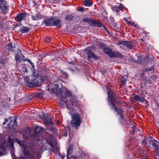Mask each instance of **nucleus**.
Listing matches in <instances>:
<instances>
[{
    "mask_svg": "<svg viewBox=\"0 0 159 159\" xmlns=\"http://www.w3.org/2000/svg\"><path fill=\"white\" fill-rule=\"evenodd\" d=\"M132 126L131 127L133 128V132H134L135 131V128L136 127V126L132 124Z\"/></svg>",
    "mask_w": 159,
    "mask_h": 159,
    "instance_id": "nucleus-51",
    "label": "nucleus"
},
{
    "mask_svg": "<svg viewBox=\"0 0 159 159\" xmlns=\"http://www.w3.org/2000/svg\"><path fill=\"white\" fill-rule=\"evenodd\" d=\"M43 18L42 16L38 13L35 15H31V19L33 20H38Z\"/></svg>",
    "mask_w": 159,
    "mask_h": 159,
    "instance_id": "nucleus-18",
    "label": "nucleus"
},
{
    "mask_svg": "<svg viewBox=\"0 0 159 159\" xmlns=\"http://www.w3.org/2000/svg\"><path fill=\"white\" fill-rule=\"evenodd\" d=\"M110 21V24L111 25L113 24H114L115 22V21L114 20V18L113 17H111L109 19Z\"/></svg>",
    "mask_w": 159,
    "mask_h": 159,
    "instance_id": "nucleus-46",
    "label": "nucleus"
},
{
    "mask_svg": "<svg viewBox=\"0 0 159 159\" xmlns=\"http://www.w3.org/2000/svg\"><path fill=\"white\" fill-rule=\"evenodd\" d=\"M16 142L19 145V144H20L21 142L22 141H20V140L18 139H16Z\"/></svg>",
    "mask_w": 159,
    "mask_h": 159,
    "instance_id": "nucleus-57",
    "label": "nucleus"
},
{
    "mask_svg": "<svg viewBox=\"0 0 159 159\" xmlns=\"http://www.w3.org/2000/svg\"><path fill=\"white\" fill-rule=\"evenodd\" d=\"M20 31L21 34L26 33L30 30L29 28L26 26H22L20 29Z\"/></svg>",
    "mask_w": 159,
    "mask_h": 159,
    "instance_id": "nucleus-23",
    "label": "nucleus"
},
{
    "mask_svg": "<svg viewBox=\"0 0 159 159\" xmlns=\"http://www.w3.org/2000/svg\"><path fill=\"white\" fill-rule=\"evenodd\" d=\"M43 130V129L41 127H39L38 126L36 125L34 129L33 134L34 137H36L38 134L40 133V131Z\"/></svg>",
    "mask_w": 159,
    "mask_h": 159,
    "instance_id": "nucleus-17",
    "label": "nucleus"
},
{
    "mask_svg": "<svg viewBox=\"0 0 159 159\" xmlns=\"http://www.w3.org/2000/svg\"><path fill=\"white\" fill-rule=\"evenodd\" d=\"M8 141L9 143L11 145V146H13L14 145V142L13 139L10 137H9L8 139Z\"/></svg>",
    "mask_w": 159,
    "mask_h": 159,
    "instance_id": "nucleus-41",
    "label": "nucleus"
},
{
    "mask_svg": "<svg viewBox=\"0 0 159 159\" xmlns=\"http://www.w3.org/2000/svg\"><path fill=\"white\" fill-rule=\"evenodd\" d=\"M83 5L85 6L90 7L93 4V2L91 0H84L83 2Z\"/></svg>",
    "mask_w": 159,
    "mask_h": 159,
    "instance_id": "nucleus-25",
    "label": "nucleus"
},
{
    "mask_svg": "<svg viewBox=\"0 0 159 159\" xmlns=\"http://www.w3.org/2000/svg\"><path fill=\"white\" fill-rule=\"evenodd\" d=\"M132 22L131 21L128 20L127 22V24H130L131 25Z\"/></svg>",
    "mask_w": 159,
    "mask_h": 159,
    "instance_id": "nucleus-62",
    "label": "nucleus"
},
{
    "mask_svg": "<svg viewBox=\"0 0 159 159\" xmlns=\"http://www.w3.org/2000/svg\"><path fill=\"white\" fill-rule=\"evenodd\" d=\"M63 135L65 136H67L68 135V131L66 130H65L64 132Z\"/></svg>",
    "mask_w": 159,
    "mask_h": 159,
    "instance_id": "nucleus-53",
    "label": "nucleus"
},
{
    "mask_svg": "<svg viewBox=\"0 0 159 159\" xmlns=\"http://www.w3.org/2000/svg\"><path fill=\"white\" fill-rule=\"evenodd\" d=\"M7 147L3 143L0 144V156L5 155L7 153Z\"/></svg>",
    "mask_w": 159,
    "mask_h": 159,
    "instance_id": "nucleus-14",
    "label": "nucleus"
},
{
    "mask_svg": "<svg viewBox=\"0 0 159 159\" xmlns=\"http://www.w3.org/2000/svg\"><path fill=\"white\" fill-rule=\"evenodd\" d=\"M19 145L22 148L23 153L25 156L30 159H34L35 150L30 146H27L24 142L22 141Z\"/></svg>",
    "mask_w": 159,
    "mask_h": 159,
    "instance_id": "nucleus-2",
    "label": "nucleus"
},
{
    "mask_svg": "<svg viewBox=\"0 0 159 159\" xmlns=\"http://www.w3.org/2000/svg\"><path fill=\"white\" fill-rule=\"evenodd\" d=\"M84 51L87 55V59L89 61L91 58H93L95 61L100 59V57L95 54L91 47H88L85 49Z\"/></svg>",
    "mask_w": 159,
    "mask_h": 159,
    "instance_id": "nucleus-7",
    "label": "nucleus"
},
{
    "mask_svg": "<svg viewBox=\"0 0 159 159\" xmlns=\"http://www.w3.org/2000/svg\"><path fill=\"white\" fill-rule=\"evenodd\" d=\"M112 25L115 29L118 30L120 27V22L119 21L116 23L115 22Z\"/></svg>",
    "mask_w": 159,
    "mask_h": 159,
    "instance_id": "nucleus-34",
    "label": "nucleus"
},
{
    "mask_svg": "<svg viewBox=\"0 0 159 159\" xmlns=\"http://www.w3.org/2000/svg\"><path fill=\"white\" fill-rule=\"evenodd\" d=\"M43 121L44 123L48 125L50 120H51V118L50 116H44L43 117Z\"/></svg>",
    "mask_w": 159,
    "mask_h": 159,
    "instance_id": "nucleus-27",
    "label": "nucleus"
},
{
    "mask_svg": "<svg viewBox=\"0 0 159 159\" xmlns=\"http://www.w3.org/2000/svg\"><path fill=\"white\" fill-rule=\"evenodd\" d=\"M7 46L8 47V49L9 50V51L13 52L14 51V49L15 47H13L12 45V43H9L7 45Z\"/></svg>",
    "mask_w": 159,
    "mask_h": 159,
    "instance_id": "nucleus-31",
    "label": "nucleus"
},
{
    "mask_svg": "<svg viewBox=\"0 0 159 159\" xmlns=\"http://www.w3.org/2000/svg\"><path fill=\"white\" fill-rule=\"evenodd\" d=\"M111 10L114 11V12H116L117 14L119 15L118 13L119 12V11L118 10V9L117 8V6L116 7H112L111 8Z\"/></svg>",
    "mask_w": 159,
    "mask_h": 159,
    "instance_id": "nucleus-39",
    "label": "nucleus"
},
{
    "mask_svg": "<svg viewBox=\"0 0 159 159\" xmlns=\"http://www.w3.org/2000/svg\"><path fill=\"white\" fill-rule=\"evenodd\" d=\"M106 70H105L104 68H102V69H101L100 71L101 73V74L103 75H104L105 74L106 72Z\"/></svg>",
    "mask_w": 159,
    "mask_h": 159,
    "instance_id": "nucleus-44",
    "label": "nucleus"
},
{
    "mask_svg": "<svg viewBox=\"0 0 159 159\" xmlns=\"http://www.w3.org/2000/svg\"><path fill=\"white\" fill-rule=\"evenodd\" d=\"M108 101L109 102L108 104L111 110H116L118 108L120 107H117L116 105L114 102L116 100V94L111 90H109L108 92Z\"/></svg>",
    "mask_w": 159,
    "mask_h": 159,
    "instance_id": "nucleus-3",
    "label": "nucleus"
},
{
    "mask_svg": "<svg viewBox=\"0 0 159 159\" xmlns=\"http://www.w3.org/2000/svg\"><path fill=\"white\" fill-rule=\"evenodd\" d=\"M53 136L52 134H50L48 136V139H46V141L48 144L51 146L53 148H54V144L55 143L53 142Z\"/></svg>",
    "mask_w": 159,
    "mask_h": 159,
    "instance_id": "nucleus-13",
    "label": "nucleus"
},
{
    "mask_svg": "<svg viewBox=\"0 0 159 159\" xmlns=\"http://www.w3.org/2000/svg\"><path fill=\"white\" fill-rule=\"evenodd\" d=\"M92 24L96 26L101 27L102 24L99 21H97L96 20H93L92 22Z\"/></svg>",
    "mask_w": 159,
    "mask_h": 159,
    "instance_id": "nucleus-32",
    "label": "nucleus"
},
{
    "mask_svg": "<svg viewBox=\"0 0 159 159\" xmlns=\"http://www.w3.org/2000/svg\"><path fill=\"white\" fill-rule=\"evenodd\" d=\"M8 4L5 0H0V9L2 14L6 15L8 13Z\"/></svg>",
    "mask_w": 159,
    "mask_h": 159,
    "instance_id": "nucleus-9",
    "label": "nucleus"
},
{
    "mask_svg": "<svg viewBox=\"0 0 159 159\" xmlns=\"http://www.w3.org/2000/svg\"><path fill=\"white\" fill-rule=\"evenodd\" d=\"M126 77V75H124V76H122L120 78V80L121 82V85L122 86H124L127 81Z\"/></svg>",
    "mask_w": 159,
    "mask_h": 159,
    "instance_id": "nucleus-29",
    "label": "nucleus"
},
{
    "mask_svg": "<svg viewBox=\"0 0 159 159\" xmlns=\"http://www.w3.org/2000/svg\"><path fill=\"white\" fill-rule=\"evenodd\" d=\"M25 56L24 55L22 56V58H21L20 56H19L18 54L16 53L15 55V59L16 61V64H18V62L21 63L23 61V58L25 57Z\"/></svg>",
    "mask_w": 159,
    "mask_h": 159,
    "instance_id": "nucleus-24",
    "label": "nucleus"
},
{
    "mask_svg": "<svg viewBox=\"0 0 159 159\" xmlns=\"http://www.w3.org/2000/svg\"><path fill=\"white\" fill-rule=\"evenodd\" d=\"M84 7H81L79 8L78 9V11H81V12H84Z\"/></svg>",
    "mask_w": 159,
    "mask_h": 159,
    "instance_id": "nucleus-48",
    "label": "nucleus"
},
{
    "mask_svg": "<svg viewBox=\"0 0 159 159\" xmlns=\"http://www.w3.org/2000/svg\"><path fill=\"white\" fill-rule=\"evenodd\" d=\"M118 43L120 44H122L124 45H125L126 47L129 49H131L134 48V46L132 43L123 40L119 41Z\"/></svg>",
    "mask_w": 159,
    "mask_h": 159,
    "instance_id": "nucleus-12",
    "label": "nucleus"
},
{
    "mask_svg": "<svg viewBox=\"0 0 159 159\" xmlns=\"http://www.w3.org/2000/svg\"><path fill=\"white\" fill-rule=\"evenodd\" d=\"M123 20H124V21H125L126 23L128 21L127 20V19L126 18H124Z\"/></svg>",
    "mask_w": 159,
    "mask_h": 159,
    "instance_id": "nucleus-61",
    "label": "nucleus"
},
{
    "mask_svg": "<svg viewBox=\"0 0 159 159\" xmlns=\"http://www.w3.org/2000/svg\"><path fill=\"white\" fill-rule=\"evenodd\" d=\"M131 25L132 26H134L135 27H136L137 26V25H136L133 22H132Z\"/></svg>",
    "mask_w": 159,
    "mask_h": 159,
    "instance_id": "nucleus-55",
    "label": "nucleus"
},
{
    "mask_svg": "<svg viewBox=\"0 0 159 159\" xmlns=\"http://www.w3.org/2000/svg\"><path fill=\"white\" fill-rule=\"evenodd\" d=\"M41 82H39L37 80L34 78H32L30 80V78H27L26 81V82L28 86L30 87H33L35 86H39L40 84V83Z\"/></svg>",
    "mask_w": 159,
    "mask_h": 159,
    "instance_id": "nucleus-8",
    "label": "nucleus"
},
{
    "mask_svg": "<svg viewBox=\"0 0 159 159\" xmlns=\"http://www.w3.org/2000/svg\"><path fill=\"white\" fill-rule=\"evenodd\" d=\"M145 75V73L143 72L140 74V76L141 77H143Z\"/></svg>",
    "mask_w": 159,
    "mask_h": 159,
    "instance_id": "nucleus-58",
    "label": "nucleus"
},
{
    "mask_svg": "<svg viewBox=\"0 0 159 159\" xmlns=\"http://www.w3.org/2000/svg\"><path fill=\"white\" fill-rule=\"evenodd\" d=\"M74 16L72 14H68L65 16L64 20L66 21H71L74 20Z\"/></svg>",
    "mask_w": 159,
    "mask_h": 159,
    "instance_id": "nucleus-19",
    "label": "nucleus"
},
{
    "mask_svg": "<svg viewBox=\"0 0 159 159\" xmlns=\"http://www.w3.org/2000/svg\"><path fill=\"white\" fill-rule=\"evenodd\" d=\"M158 143H159V142L157 140H155L152 143H150V144H151L153 146L155 147L156 148L159 149V146Z\"/></svg>",
    "mask_w": 159,
    "mask_h": 159,
    "instance_id": "nucleus-30",
    "label": "nucleus"
},
{
    "mask_svg": "<svg viewBox=\"0 0 159 159\" xmlns=\"http://www.w3.org/2000/svg\"><path fill=\"white\" fill-rule=\"evenodd\" d=\"M143 143H144L145 144H147V143L146 142L145 140H144L143 141Z\"/></svg>",
    "mask_w": 159,
    "mask_h": 159,
    "instance_id": "nucleus-64",
    "label": "nucleus"
},
{
    "mask_svg": "<svg viewBox=\"0 0 159 159\" xmlns=\"http://www.w3.org/2000/svg\"><path fill=\"white\" fill-rule=\"evenodd\" d=\"M53 123L51 121V120H50V122L49 123V125H53Z\"/></svg>",
    "mask_w": 159,
    "mask_h": 159,
    "instance_id": "nucleus-60",
    "label": "nucleus"
},
{
    "mask_svg": "<svg viewBox=\"0 0 159 159\" xmlns=\"http://www.w3.org/2000/svg\"><path fill=\"white\" fill-rule=\"evenodd\" d=\"M17 118L16 117L14 118V122L13 123V124H11V123H9L8 125L10 128H14V127H16L17 125Z\"/></svg>",
    "mask_w": 159,
    "mask_h": 159,
    "instance_id": "nucleus-26",
    "label": "nucleus"
},
{
    "mask_svg": "<svg viewBox=\"0 0 159 159\" xmlns=\"http://www.w3.org/2000/svg\"><path fill=\"white\" fill-rule=\"evenodd\" d=\"M43 93L42 92H38L35 94V96L39 98H42L43 96Z\"/></svg>",
    "mask_w": 159,
    "mask_h": 159,
    "instance_id": "nucleus-37",
    "label": "nucleus"
},
{
    "mask_svg": "<svg viewBox=\"0 0 159 159\" xmlns=\"http://www.w3.org/2000/svg\"><path fill=\"white\" fill-rule=\"evenodd\" d=\"M72 120L71 121V126L78 129L80 125L81 120L80 116L78 112H76L71 115Z\"/></svg>",
    "mask_w": 159,
    "mask_h": 159,
    "instance_id": "nucleus-5",
    "label": "nucleus"
},
{
    "mask_svg": "<svg viewBox=\"0 0 159 159\" xmlns=\"http://www.w3.org/2000/svg\"><path fill=\"white\" fill-rule=\"evenodd\" d=\"M51 40V38L50 37L48 36H47L45 40V42L47 43H49Z\"/></svg>",
    "mask_w": 159,
    "mask_h": 159,
    "instance_id": "nucleus-43",
    "label": "nucleus"
},
{
    "mask_svg": "<svg viewBox=\"0 0 159 159\" xmlns=\"http://www.w3.org/2000/svg\"><path fill=\"white\" fill-rule=\"evenodd\" d=\"M103 51L110 57L112 52V49L107 46L104 48V49H103Z\"/></svg>",
    "mask_w": 159,
    "mask_h": 159,
    "instance_id": "nucleus-22",
    "label": "nucleus"
},
{
    "mask_svg": "<svg viewBox=\"0 0 159 159\" xmlns=\"http://www.w3.org/2000/svg\"><path fill=\"white\" fill-rule=\"evenodd\" d=\"M147 139L148 140L147 141H148L149 143H152L155 140L151 136L149 137L148 138H147Z\"/></svg>",
    "mask_w": 159,
    "mask_h": 159,
    "instance_id": "nucleus-40",
    "label": "nucleus"
},
{
    "mask_svg": "<svg viewBox=\"0 0 159 159\" xmlns=\"http://www.w3.org/2000/svg\"><path fill=\"white\" fill-rule=\"evenodd\" d=\"M148 56H146L144 57H139L137 60H136L135 63L140 64L142 65H144L148 62Z\"/></svg>",
    "mask_w": 159,
    "mask_h": 159,
    "instance_id": "nucleus-11",
    "label": "nucleus"
},
{
    "mask_svg": "<svg viewBox=\"0 0 159 159\" xmlns=\"http://www.w3.org/2000/svg\"><path fill=\"white\" fill-rule=\"evenodd\" d=\"M100 47L104 49L107 46L105 44L103 43H100L99 44Z\"/></svg>",
    "mask_w": 159,
    "mask_h": 159,
    "instance_id": "nucleus-42",
    "label": "nucleus"
},
{
    "mask_svg": "<svg viewBox=\"0 0 159 159\" xmlns=\"http://www.w3.org/2000/svg\"><path fill=\"white\" fill-rule=\"evenodd\" d=\"M93 19L88 18H85L83 19V21L85 22H90L91 24H92Z\"/></svg>",
    "mask_w": 159,
    "mask_h": 159,
    "instance_id": "nucleus-35",
    "label": "nucleus"
},
{
    "mask_svg": "<svg viewBox=\"0 0 159 159\" xmlns=\"http://www.w3.org/2000/svg\"><path fill=\"white\" fill-rule=\"evenodd\" d=\"M72 148L73 147L71 146L70 145L68 149L66 156L67 159L69 158L70 154L72 153Z\"/></svg>",
    "mask_w": 159,
    "mask_h": 159,
    "instance_id": "nucleus-28",
    "label": "nucleus"
},
{
    "mask_svg": "<svg viewBox=\"0 0 159 159\" xmlns=\"http://www.w3.org/2000/svg\"><path fill=\"white\" fill-rule=\"evenodd\" d=\"M51 93L52 94H55L57 96H61V98L63 102L64 103H65V101H67L66 100V99H67L68 97H70V98L69 99V102L71 103V105L72 106H75V103L76 101V97L72 95L71 92L70 90L67 89L66 91L65 94V96H63L62 95V93L61 89L59 88V86L56 84H54L52 88Z\"/></svg>",
    "mask_w": 159,
    "mask_h": 159,
    "instance_id": "nucleus-1",
    "label": "nucleus"
},
{
    "mask_svg": "<svg viewBox=\"0 0 159 159\" xmlns=\"http://www.w3.org/2000/svg\"><path fill=\"white\" fill-rule=\"evenodd\" d=\"M53 148V152H54L55 151V152L56 153L58 152L59 149L58 148H55V147H54V148Z\"/></svg>",
    "mask_w": 159,
    "mask_h": 159,
    "instance_id": "nucleus-54",
    "label": "nucleus"
},
{
    "mask_svg": "<svg viewBox=\"0 0 159 159\" xmlns=\"http://www.w3.org/2000/svg\"><path fill=\"white\" fill-rule=\"evenodd\" d=\"M59 157H61V159H64L65 157V155H62L61 154H59Z\"/></svg>",
    "mask_w": 159,
    "mask_h": 159,
    "instance_id": "nucleus-52",
    "label": "nucleus"
},
{
    "mask_svg": "<svg viewBox=\"0 0 159 159\" xmlns=\"http://www.w3.org/2000/svg\"><path fill=\"white\" fill-rule=\"evenodd\" d=\"M62 75L64 76L66 78H68L69 76V75H68V74L66 72H62Z\"/></svg>",
    "mask_w": 159,
    "mask_h": 159,
    "instance_id": "nucleus-47",
    "label": "nucleus"
},
{
    "mask_svg": "<svg viewBox=\"0 0 159 159\" xmlns=\"http://www.w3.org/2000/svg\"><path fill=\"white\" fill-rule=\"evenodd\" d=\"M110 57L111 58L116 57L123 58V56L120 52L116 51L114 52H112Z\"/></svg>",
    "mask_w": 159,
    "mask_h": 159,
    "instance_id": "nucleus-16",
    "label": "nucleus"
},
{
    "mask_svg": "<svg viewBox=\"0 0 159 159\" xmlns=\"http://www.w3.org/2000/svg\"><path fill=\"white\" fill-rule=\"evenodd\" d=\"M16 25L17 26L19 27L21 26L22 24L21 23H16Z\"/></svg>",
    "mask_w": 159,
    "mask_h": 159,
    "instance_id": "nucleus-56",
    "label": "nucleus"
},
{
    "mask_svg": "<svg viewBox=\"0 0 159 159\" xmlns=\"http://www.w3.org/2000/svg\"><path fill=\"white\" fill-rule=\"evenodd\" d=\"M154 66H152L149 68H146L144 70V71L147 73H148L151 71H154Z\"/></svg>",
    "mask_w": 159,
    "mask_h": 159,
    "instance_id": "nucleus-33",
    "label": "nucleus"
},
{
    "mask_svg": "<svg viewBox=\"0 0 159 159\" xmlns=\"http://www.w3.org/2000/svg\"><path fill=\"white\" fill-rule=\"evenodd\" d=\"M113 111L116 113L117 115L119 116L118 120L120 123L121 125L125 124L126 122V120L124 116V110L120 107L118 108L116 110H115Z\"/></svg>",
    "mask_w": 159,
    "mask_h": 159,
    "instance_id": "nucleus-6",
    "label": "nucleus"
},
{
    "mask_svg": "<svg viewBox=\"0 0 159 159\" xmlns=\"http://www.w3.org/2000/svg\"><path fill=\"white\" fill-rule=\"evenodd\" d=\"M65 104L66 105V107L68 109V112L70 114H73L74 113V112L75 111V109L73 108V107L71 105V103L69 102V103H68L67 101H65Z\"/></svg>",
    "mask_w": 159,
    "mask_h": 159,
    "instance_id": "nucleus-15",
    "label": "nucleus"
},
{
    "mask_svg": "<svg viewBox=\"0 0 159 159\" xmlns=\"http://www.w3.org/2000/svg\"><path fill=\"white\" fill-rule=\"evenodd\" d=\"M134 96L133 97V99L134 100L137 101H138L139 102H143L145 101V99L143 97L140 96L139 95H137L136 94H134Z\"/></svg>",
    "mask_w": 159,
    "mask_h": 159,
    "instance_id": "nucleus-21",
    "label": "nucleus"
},
{
    "mask_svg": "<svg viewBox=\"0 0 159 159\" xmlns=\"http://www.w3.org/2000/svg\"><path fill=\"white\" fill-rule=\"evenodd\" d=\"M28 15L27 13L24 12H21L18 14L15 17V19L18 22H20L22 20H25L27 18Z\"/></svg>",
    "mask_w": 159,
    "mask_h": 159,
    "instance_id": "nucleus-10",
    "label": "nucleus"
},
{
    "mask_svg": "<svg viewBox=\"0 0 159 159\" xmlns=\"http://www.w3.org/2000/svg\"><path fill=\"white\" fill-rule=\"evenodd\" d=\"M151 78L152 79H155L156 77H155V76L154 75H152V77H151Z\"/></svg>",
    "mask_w": 159,
    "mask_h": 159,
    "instance_id": "nucleus-63",
    "label": "nucleus"
},
{
    "mask_svg": "<svg viewBox=\"0 0 159 159\" xmlns=\"http://www.w3.org/2000/svg\"><path fill=\"white\" fill-rule=\"evenodd\" d=\"M11 157H12V158L13 159H14V157L15 158V159H18L17 157L15 155L14 153H13L11 154Z\"/></svg>",
    "mask_w": 159,
    "mask_h": 159,
    "instance_id": "nucleus-50",
    "label": "nucleus"
},
{
    "mask_svg": "<svg viewBox=\"0 0 159 159\" xmlns=\"http://www.w3.org/2000/svg\"><path fill=\"white\" fill-rule=\"evenodd\" d=\"M43 23L47 26H54L57 28L61 27V20L56 18L55 17H51L48 19H45Z\"/></svg>",
    "mask_w": 159,
    "mask_h": 159,
    "instance_id": "nucleus-4",
    "label": "nucleus"
},
{
    "mask_svg": "<svg viewBox=\"0 0 159 159\" xmlns=\"http://www.w3.org/2000/svg\"><path fill=\"white\" fill-rule=\"evenodd\" d=\"M124 8V7L121 3H120L119 6L117 7V8L118 9L121 10H122Z\"/></svg>",
    "mask_w": 159,
    "mask_h": 159,
    "instance_id": "nucleus-45",
    "label": "nucleus"
},
{
    "mask_svg": "<svg viewBox=\"0 0 159 159\" xmlns=\"http://www.w3.org/2000/svg\"><path fill=\"white\" fill-rule=\"evenodd\" d=\"M25 159V157H23V156H20L19 157V159Z\"/></svg>",
    "mask_w": 159,
    "mask_h": 159,
    "instance_id": "nucleus-59",
    "label": "nucleus"
},
{
    "mask_svg": "<svg viewBox=\"0 0 159 159\" xmlns=\"http://www.w3.org/2000/svg\"><path fill=\"white\" fill-rule=\"evenodd\" d=\"M129 60L131 61H134L135 63V61L136 60H134V59L133 57H130L129 58Z\"/></svg>",
    "mask_w": 159,
    "mask_h": 159,
    "instance_id": "nucleus-49",
    "label": "nucleus"
},
{
    "mask_svg": "<svg viewBox=\"0 0 159 159\" xmlns=\"http://www.w3.org/2000/svg\"><path fill=\"white\" fill-rule=\"evenodd\" d=\"M134 96L133 97V99L134 100L137 101H138L139 102H143L145 101V99L143 97L140 96L139 95H137L136 94H134Z\"/></svg>",
    "mask_w": 159,
    "mask_h": 159,
    "instance_id": "nucleus-20",
    "label": "nucleus"
},
{
    "mask_svg": "<svg viewBox=\"0 0 159 159\" xmlns=\"http://www.w3.org/2000/svg\"><path fill=\"white\" fill-rule=\"evenodd\" d=\"M23 60L24 61H27L32 66V68H34L35 66H34V64L33 63H32L30 61L29 58H24V59H23Z\"/></svg>",
    "mask_w": 159,
    "mask_h": 159,
    "instance_id": "nucleus-36",
    "label": "nucleus"
},
{
    "mask_svg": "<svg viewBox=\"0 0 159 159\" xmlns=\"http://www.w3.org/2000/svg\"><path fill=\"white\" fill-rule=\"evenodd\" d=\"M6 63V60L2 57L0 58V63L3 66H4Z\"/></svg>",
    "mask_w": 159,
    "mask_h": 159,
    "instance_id": "nucleus-38",
    "label": "nucleus"
}]
</instances>
